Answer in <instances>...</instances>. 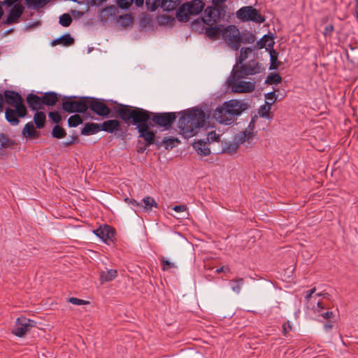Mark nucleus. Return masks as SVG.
<instances>
[{
	"label": "nucleus",
	"mask_w": 358,
	"mask_h": 358,
	"mask_svg": "<svg viewBox=\"0 0 358 358\" xmlns=\"http://www.w3.org/2000/svg\"><path fill=\"white\" fill-rule=\"evenodd\" d=\"M248 107V103L232 99L217 107L214 111L213 116L218 122L229 125L232 124L236 117L247 110Z\"/></svg>",
	"instance_id": "nucleus-1"
},
{
	"label": "nucleus",
	"mask_w": 358,
	"mask_h": 358,
	"mask_svg": "<svg viewBox=\"0 0 358 358\" xmlns=\"http://www.w3.org/2000/svg\"><path fill=\"white\" fill-rule=\"evenodd\" d=\"M205 114L203 110L192 109L179 119L178 127L185 137L196 135L198 130L203 126Z\"/></svg>",
	"instance_id": "nucleus-2"
},
{
	"label": "nucleus",
	"mask_w": 358,
	"mask_h": 358,
	"mask_svg": "<svg viewBox=\"0 0 358 358\" xmlns=\"http://www.w3.org/2000/svg\"><path fill=\"white\" fill-rule=\"evenodd\" d=\"M120 117L125 122L132 120L134 124L148 122L150 119V114L148 110L143 108H135L129 106L121 105L117 110Z\"/></svg>",
	"instance_id": "nucleus-3"
},
{
	"label": "nucleus",
	"mask_w": 358,
	"mask_h": 358,
	"mask_svg": "<svg viewBox=\"0 0 358 358\" xmlns=\"http://www.w3.org/2000/svg\"><path fill=\"white\" fill-rule=\"evenodd\" d=\"M238 75L231 72V76L227 80V85L231 87V91L235 93H250L255 90V84L250 81L241 80Z\"/></svg>",
	"instance_id": "nucleus-4"
},
{
	"label": "nucleus",
	"mask_w": 358,
	"mask_h": 358,
	"mask_svg": "<svg viewBox=\"0 0 358 358\" xmlns=\"http://www.w3.org/2000/svg\"><path fill=\"white\" fill-rule=\"evenodd\" d=\"M316 288L308 290L305 295V302L308 308L310 309L313 313H320L325 309V305L319 299L320 296L324 298L327 294L317 293Z\"/></svg>",
	"instance_id": "nucleus-5"
},
{
	"label": "nucleus",
	"mask_w": 358,
	"mask_h": 358,
	"mask_svg": "<svg viewBox=\"0 0 358 358\" xmlns=\"http://www.w3.org/2000/svg\"><path fill=\"white\" fill-rule=\"evenodd\" d=\"M241 32L235 25H229L223 29L222 38L228 45L234 50H238L241 46Z\"/></svg>",
	"instance_id": "nucleus-6"
},
{
	"label": "nucleus",
	"mask_w": 358,
	"mask_h": 358,
	"mask_svg": "<svg viewBox=\"0 0 358 358\" xmlns=\"http://www.w3.org/2000/svg\"><path fill=\"white\" fill-rule=\"evenodd\" d=\"M237 17L242 22H254L263 23L265 18L259 12L252 6H244L241 8L236 13Z\"/></svg>",
	"instance_id": "nucleus-7"
},
{
	"label": "nucleus",
	"mask_w": 358,
	"mask_h": 358,
	"mask_svg": "<svg viewBox=\"0 0 358 358\" xmlns=\"http://www.w3.org/2000/svg\"><path fill=\"white\" fill-rule=\"evenodd\" d=\"M27 115L25 105L5 108V118L11 125H17L20 123L19 118H23Z\"/></svg>",
	"instance_id": "nucleus-8"
},
{
	"label": "nucleus",
	"mask_w": 358,
	"mask_h": 358,
	"mask_svg": "<svg viewBox=\"0 0 358 358\" xmlns=\"http://www.w3.org/2000/svg\"><path fill=\"white\" fill-rule=\"evenodd\" d=\"M62 108L69 113H84L87 110V99L76 100L71 97L67 98L62 103Z\"/></svg>",
	"instance_id": "nucleus-9"
},
{
	"label": "nucleus",
	"mask_w": 358,
	"mask_h": 358,
	"mask_svg": "<svg viewBox=\"0 0 358 358\" xmlns=\"http://www.w3.org/2000/svg\"><path fill=\"white\" fill-rule=\"evenodd\" d=\"M260 67L255 60H251L245 64H236L232 70V73L238 75L239 78H245L248 76L255 75L259 73Z\"/></svg>",
	"instance_id": "nucleus-10"
},
{
	"label": "nucleus",
	"mask_w": 358,
	"mask_h": 358,
	"mask_svg": "<svg viewBox=\"0 0 358 358\" xmlns=\"http://www.w3.org/2000/svg\"><path fill=\"white\" fill-rule=\"evenodd\" d=\"M87 109L90 108L91 111L103 117H108L110 113L109 107L103 101L98 99H87Z\"/></svg>",
	"instance_id": "nucleus-11"
},
{
	"label": "nucleus",
	"mask_w": 358,
	"mask_h": 358,
	"mask_svg": "<svg viewBox=\"0 0 358 358\" xmlns=\"http://www.w3.org/2000/svg\"><path fill=\"white\" fill-rule=\"evenodd\" d=\"M35 324L36 322L34 320L25 317H18L15 321L12 332L15 336L22 337L30 329L31 327H34Z\"/></svg>",
	"instance_id": "nucleus-12"
},
{
	"label": "nucleus",
	"mask_w": 358,
	"mask_h": 358,
	"mask_svg": "<svg viewBox=\"0 0 358 358\" xmlns=\"http://www.w3.org/2000/svg\"><path fill=\"white\" fill-rule=\"evenodd\" d=\"M136 128L139 133L138 137L145 140L146 146H150L155 143V134L149 129L147 122L138 123L136 124Z\"/></svg>",
	"instance_id": "nucleus-13"
},
{
	"label": "nucleus",
	"mask_w": 358,
	"mask_h": 358,
	"mask_svg": "<svg viewBox=\"0 0 358 358\" xmlns=\"http://www.w3.org/2000/svg\"><path fill=\"white\" fill-rule=\"evenodd\" d=\"M176 119L175 113H156L152 117V120L161 127L170 126Z\"/></svg>",
	"instance_id": "nucleus-14"
},
{
	"label": "nucleus",
	"mask_w": 358,
	"mask_h": 358,
	"mask_svg": "<svg viewBox=\"0 0 358 358\" xmlns=\"http://www.w3.org/2000/svg\"><path fill=\"white\" fill-rule=\"evenodd\" d=\"M220 17V10L215 6H209L205 9L202 20L206 24L211 26L216 23Z\"/></svg>",
	"instance_id": "nucleus-15"
},
{
	"label": "nucleus",
	"mask_w": 358,
	"mask_h": 358,
	"mask_svg": "<svg viewBox=\"0 0 358 358\" xmlns=\"http://www.w3.org/2000/svg\"><path fill=\"white\" fill-rule=\"evenodd\" d=\"M254 129V122H251L244 131H241L234 136V140L236 143L239 144V145L246 142L249 143L250 140L255 136Z\"/></svg>",
	"instance_id": "nucleus-16"
},
{
	"label": "nucleus",
	"mask_w": 358,
	"mask_h": 358,
	"mask_svg": "<svg viewBox=\"0 0 358 358\" xmlns=\"http://www.w3.org/2000/svg\"><path fill=\"white\" fill-rule=\"evenodd\" d=\"M3 96L5 99V102L10 107L24 105L22 96L15 91L6 90Z\"/></svg>",
	"instance_id": "nucleus-17"
},
{
	"label": "nucleus",
	"mask_w": 358,
	"mask_h": 358,
	"mask_svg": "<svg viewBox=\"0 0 358 358\" xmlns=\"http://www.w3.org/2000/svg\"><path fill=\"white\" fill-rule=\"evenodd\" d=\"M94 234L100 238L104 243H108L112 241L114 236L113 229L108 225L101 226L99 228L94 231Z\"/></svg>",
	"instance_id": "nucleus-18"
},
{
	"label": "nucleus",
	"mask_w": 358,
	"mask_h": 358,
	"mask_svg": "<svg viewBox=\"0 0 358 358\" xmlns=\"http://www.w3.org/2000/svg\"><path fill=\"white\" fill-rule=\"evenodd\" d=\"M24 10L22 5L20 3L15 4L11 8L7 19L5 21V24H11L16 23L18 19L22 15Z\"/></svg>",
	"instance_id": "nucleus-19"
},
{
	"label": "nucleus",
	"mask_w": 358,
	"mask_h": 358,
	"mask_svg": "<svg viewBox=\"0 0 358 358\" xmlns=\"http://www.w3.org/2000/svg\"><path fill=\"white\" fill-rule=\"evenodd\" d=\"M27 103L29 108L33 111H38L42 108V99L41 97L34 94H29L27 96Z\"/></svg>",
	"instance_id": "nucleus-20"
},
{
	"label": "nucleus",
	"mask_w": 358,
	"mask_h": 358,
	"mask_svg": "<svg viewBox=\"0 0 358 358\" xmlns=\"http://www.w3.org/2000/svg\"><path fill=\"white\" fill-rule=\"evenodd\" d=\"M100 125L101 131L112 134L119 129L120 123L117 120H109L104 121L102 124H100Z\"/></svg>",
	"instance_id": "nucleus-21"
},
{
	"label": "nucleus",
	"mask_w": 358,
	"mask_h": 358,
	"mask_svg": "<svg viewBox=\"0 0 358 358\" xmlns=\"http://www.w3.org/2000/svg\"><path fill=\"white\" fill-rule=\"evenodd\" d=\"M185 5L192 15L199 14L204 7V3L201 0H192Z\"/></svg>",
	"instance_id": "nucleus-22"
},
{
	"label": "nucleus",
	"mask_w": 358,
	"mask_h": 358,
	"mask_svg": "<svg viewBox=\"0 0 358 358\" xmlns=\"http://www.w3.org/2000/svg\"><path fill=\"white\" fill-rule=\"evenodd\" d=\"M101 125L98 123L90 122L86 123L81 130V134L89 136L95 134L101 131Z\"/></svg>",
	"instance_id": "nucleus-23"
},
{
	"label": "nucleus",
	"mask_w": 358,
	"mask_h": 358,
	"mask_svg": "<svg viewBox=\"0 0 358 358\" xmlns=\"http://www.w3.org/2000/svg\"><path fill=\"white\" fill-rule=\"evenodd\" d=\"M193 148L196 151L197 154L200 155L208 156L210 153V148L208 147L207 144L202 141L194 142Z\"/></svg>",
	"instance_id": "nucleus-24"
},
{
	"label": "nucleus",
	"mask_w": 358,
	"mask_h": 358,
	"mask_svg": "<svg viewBox=\"0 0 358 358\" xmlns=\"http://www.w3.org/2000/svg\"><path fill=\"white\" fill-rule=\"evenodd\" d=\"M42 103L46 106H52L58 101L57 94L53 92H46L42 97Z\"/></svg>",
	"instance_id": "nucleus-25"
},
{
	"label": "nucleus",
	"mask_w": 358,
	"mask_h": 358,
	"mask_svg": "<svg viewBox=\"0 0 358 358\" xmlns=\"http://www.w3.org/2000/svg\"><path fill=\"white\" fill-rule=\"evenodd\" d=\"M117 275V271L115 269H108L100 273V281L101 284L110 282L114 280Z\"/></svg>",
	"instance_id": "nucleus-26"
},
{
	"label": "nucleus",
	"mask_w": 358,
	"mask_h": 358,
	"mask_svg": "<svg viewBox=\"0 0 358 358\" xmlns=\"http://www.w3.org/2000/svg\"><path fill=\"white\" fill-rule=\"evenodd\" d=\"M22 135L26 138H37L38 137V132L34 129L33 123L29 122L24 125L22 129Z\"/></svg>",
	"instance_id": "nucleus-27"
},
{
	"label": "nucleus",
	"mask_w": 358,
	"mask_h": 358,
	"mask_svg": "<svg viewBox=\"0 0 358 358\" xmlns=\"http://www.w3.org/2000/svg\"><path fill=\"white\" fill-rule=\"evenodd\" d=\"M34 122L38 129H42L45 126L46 115L44 112L36 111L34 115Z\"/></svg>",
	"instance_id": "nucleus-28"
},
{
	"label": "nucleus",
	"mask_w": 358,
	"mask_h": 358,
	"mask_svg": "<svg viewBox=\"0 0 358 358\" xmlns=\"http://www.w3.org/2000/svg\"><path fill=\"white\" fill-rule=\"evenodd\" d=\"M191 15L185 4L180 6L176 13V17L180 22H187Z\"/></svg>",
	"instance_id": "nucleus-29"
},
{
	"label": "nucleus",
	"mask_w": 358,
	"mask_h": 358,
	"mask_svg": "<svg viewBox=\"0 0 358 358\" xmlns=\"http://www.w3.org/2000/svg\"><path fill=\"white\" fill-rule=\"evenodd\" d=\"M244 284L243 278H236L229 281V285L232 291L236 294H239Z\"/></svg>",
	"instance_id": "nucleus-30"
},
{
	"label": "nucleus",
	"mask_w": 358,
	"mask_h": 358,
	"mask_svg": "<svg viewBox=\"0 0 358 358\" xmlns=\"http://www.w3.org/2000/svg\"><path fill=\"white\" fill-rule=\"evenodd\" d=\"M223 28L221 25H215L206 29V34L208 37L213 39L216 38L220 33L222 34Z\"/></svg>",
	"instance_id": "nucleus-31"
},
{
	"label": "nucleus",
	"mask_w": 358,
	"mask_h": 358,
	"mask_svg": "<svg viewBox=\"0 0 358 358\" xmlns=\"http://www.w3.org/2000/svg\"><path fill=\"white\" fill-rule=\"evenodd\" d=\"M74 42V39L69 35V34H65L60 38L53 41L52 42V44L53 45H55L57 44H62L65 46H69L72 45Z\"/></svg>",
	"instance_id": "nucleus-32"
},
{
	"label": "nucleus",
	"mask_w": 358,
	"mask_h": 358,
	"mask_svg": "<svg viewBox=\"0 0 358 358\" xmlns=\"http://www.w3.org/2000/svg\"><path fill=\"white\" fill-rule=\"evenodd\" d=\"M178 5V0H162L160 6L164 10H173Z\"/></svg>",
	"instance_id": "nucleus-33"
},
{
	"label": "nucleus",
	"mask_w": 358,
	"mask_h": 358,
	"mask_svg": "<svg viewBox=\"0 0 358 358\" xmlns=\"http://www.w3.org/2000/svg\"><path fill=\"white\" fill-rule=\"evenodd\" d=\"M143 205L141 204V206H143V208L148 211L152 209V207H157V203L155 201V199L151 196H146L142 201Z\"/></svg>",
	"instance_id": "nucleus-34"
},
{
	"label": "nucleus",
	"mask_w": 358,
	"mask_h": 358,
	"mask_svg": "<svg viewBox=\"0 0 358 358\" xmlns=\"http://www.w3.org/2000/svg\"><path fill=\"white\" fill-rule=\"evenodd\" d=\"M239 144L234 140L233 142H225L223 143V150L227 153L233 154L236 152Z\"/></svg>",
	"instance_id": "nucleus-35"
},
{
	"label": "nucleus",
	"mask_w": 358,
	"mask_h": 358,
	"mask_svg": "<svg viewBox=\"0 0 358 358\" xmlns=\"http://www.w3.org/2000/svg\"><path fill=\"white\" fill-rule=\"evenodd\" d=\"M273 44V40L267 35H264L259 41H257V46L258 48L262 49L266 46L272 47Z\"/></svg>",
	"instance_id": "nucleus-36"
},
{
	"label": "nucleus",
	"mask_w": 358,
	"mask_h": 358,
	"mask_svg": "<svg viewBox=\"0 0 358 358\" xmlns=\"http://www.w3.org/2000/svg\"><path fill=\"white\" fill-rule=\"evenodd\" d=\"M240 38L243 43H253L256 40L255 35L250 31L241 33Z\"/></svg>",
	"instance_id": "nucleus-37"
},
{
	"label": "nucleus",
	"mask_w": 358,
	"mask_h": 358,
	"mask_svg": "<svg viewBox=\"0 0 358 358\" xmlns=\"http://www.w3.org/2000/svg\"><path fill=\"white\" fill-rule=\"evenodd\" d=\"M281 81H282V78L279 75V73H273L269 74L267 76V78L265 80V83L268 85H273V84L277 85V84L280 83Z\"/></svg>",
	"instance_id": "nucleus-38"
},
{
	"label": "nucleus",
	"mask_w": 358,
	"mask_h": 358,
	"mask_svg": "<svg viewBox=\"0 0 358 358\" xmlns=\"http://www.w3.org/2000/svg\"><path fill=\"white\" fill-rule=\"evenodd\" d=\"M252 52L251 48H243L241 50L240 55L237 59V64H241L247 58L249 54Z\"/></svg>",
	"instance_id": "nucleus-39"
},
{
	"label": "nucleus",
	"mask_w": 358,
	"mask_h": 358,
	"mask_svg": "<svg viewBox=\"0 0 358 358\" xmlns=\"http://www.w3.org/2000/svg\"><path fill=\"white\" fill-rule=\"evenodd\" d=\"M159 261L162 266V269L163 271H167L169 268H177V265L175 262H170L169 260L165 259L164 257H161L159 258Z\"/></svg>",
	"instance_id": "nucleus-40"
},
{
	"label": "nucleus",
	"mask_w": 358,
	"mask_h": 358,
	"mask_svg": "<svg viewBox=\"0 0 358 358\" xmlns=\"http://www.w3.org/2000/svg\"><path fill=\"white\" fill-rule=\"evenodd\" d=\"M66 134L65 130L59 125H55L52 129V135L56 138H62L65 137Z\"/></svg>",
	"instance_id": "nucleus-41"
},
{
	"label": "nucleus",
	"mask_w": 358,
	"mask_h": 358,
	"mask_svg": "<svg viewBox=\"0 0 358 358\" xmlns=\"http://www.w3.org/2000/svg\"><path fill=\"white\" fill-rule=\"evenodd\" d=\"M83 123V120L79 115H73L69 117L68 125L70 127H76Z\"/></svg>",
	"instance_id": "nucleus-42"
},
{
	"label": "nucleus",
	"mask_w": 358,
	"mask_h": 358,
	"mask_svg": "<svg viewBox=\"0 0 358 358\" xmlns=\"http://www.w3.org/2000/svg\"><path fill=\"white\" fill-rule=\"evenodd\" d=\"M117 21L122 27H127L132 22V17L129 14H125L119 16Z\"/></svg>",
	"instance_id": "nucleus-43"
},
{
	"label": "nucleus",
	"mask_w": 358,
	"mask_h": 358,
	"mask_svg": "<svg viewBox=\"0 0 358 358\" xmlns=\"http://www.w3.org/2000/svg\"><path fill=\"white\" fill-rule=\"evenodd\" d=\"M271 106L266 103L262 106L258 111L259 115L264 118H270L269 113L271 111Z\"/></svg>",
	"instance_id": "nucleus-44"
},
{
	"label": "nucleus",
	"mask_w": 358,
	"mask_h": 358,
	"mask_svg": "<svg viewBox=\"0 0 358 358\" xmlns=\"http://www.w3.org/2000/svg\"><path fill=\"white\" fill-rule=\"evenodd\" d=\"M13 145V142L3 134H0V148H9Z\"/></svg>",
	"instance_id": "nucleus-45"
},
{
	"label": "nucleus",
	"mask_w": 358,
	"mask_h": 358,
	"mask_svg": "<svg viewBox=\"0 0 358 358\" xmlns=\"http://www.w3.org/2000/svg\"><path fill=\"white\" fill-rule=\"evenodd\" d=\"M72 22L69 14L64 13L59 17V24L63 27H69Z\"/></svg>",
	"instance_id": "nucleus-46"
},
{
	"label": "nucleus",
	"mask_w": 358,
	"mask_h": 358,
	"mask_svg": "<svg viewBox=\"0 0 358 358\" xmlns=\"http://www.w3.org/2000/svg\"><path fill=\"white\" fill-rule=\"evenodd\" d=\"M178 142H179V141H178L177 138H164L163 140V143L166 150L172 149L173 147H175L176 143H178Z\"/></svg>",
	"instance_id": "nucleus-47"
},
{
	"label": "nucleus",
	"mask_w": 358,
	"mask_h": 358,
	"mask_svg": "<svg viewBox=\"0 0 358 358\" xmlns=\"http://www.w3.org/2000/svg\"><path fill=\"white\" fill-rule=\"evenodd\" d=\"M266 102L267 104L272 106V105L276 101L278 96L275 92H271L265 95Z\"/></svg>",
	"instance_id": "nucleus-48"
},
{
	"label": "nucleus",
	"mask_w": 358,
	"mask_h": 358,
	"mask_svg": "<svg viewBox=\"0 0 358 358\" xmlns=\"http://www.w3.org/2000/svg\"><path fill=\"white\" fill-rule=\"evenodd\" d=\"M277 59H278V52L275 50L272 49L270 51V60H271L270 69H277V66L275 65V62H276Z\"/></svg>",
	"instance_id": "nucleus-49"
},
{
	"label": "nucleus",
	"mask_w": 358,
	"mask_h": 358,
	"mask_svg": "<svg viewBox=\"0 0 358 358\" xmlns=\"http://www.w3.org/2000/svg\"><path fill=\"white\" fill-rule=\"evenodd\" d=\"M146 5L150 10L154 11L161 5V0H146Z\"/></svg>",
	"instance_id": "nucleus-50"
},
{
	"label": "nucleus",
	"mask_w": 358,
	"mask_h": 358,
	"mask_svg": "<svg viewBox=\"0 0 358 358\" xmlns=\"http://www.w3.org/2000/svg\"><path fill=\"white\" fill-rule=\"evenodd\" d=\"M49 117L52 120V121L56 124H58L62 120V117L59 113L57 111H51L48 114Z\"/></svg>",
	"instance_id": "nucleus-51"
},
{
	"label": "nucleus",
	"mask_w": 358,
	"mask_h": 358,
	"mask_svg": "<svg viewBox=\"0 0 358 358\" xmlns=\"http://www.w3.org/2000/svg\"><path fill=\"white\" fill-rule=\"evenodd\" d=\"M69 301L73 305L76 306H82V305H87L90 303V301H85L83 299H78L76 297H71L69 299Z\"/></svg>",
	"instance_id": "nucleus-52"
},
{
	"label": "nucleus",
	"mask_w": 358,
	"mask_h": 358,
	"mask_svg": "<svg viewBox=\"0 0 358 358\" xmlns=\"http://www.w3.org/2000/svg\"><path fill=\"white\" fill-rule=\"evenodd\" d=\"M219 138H220V135L217 134L215 131L208 132V134L207 135V140L210 143H212L214 141H218Z\"/></svg>",
	"instance_id": "nucleus-53"
},
{
	"label": "nucleus",
	"mask_w": 358,
	"mask_h": 358,
	"mask_svg": "<svg viewBox=\"0 0 358 358\" xmlns=\"http://www.w3.org/2000/svg\"><path fill=\"white\" fill-rule=\"evenodd\" d=\"M317 314L318 316L322 317L325 320H329L334 317V314L332 311H326L323 312V310L320 313H314Z\"/></svg>",
	"instance_id": "nucleus-54"
},
{
	"label": "nucleus",
	"mask_w": 358,
	"mask_h": 358,
	"mask_svg": "<svg viewBox=\"0 0 358 358\" xmlns=\"http://www.w3.org/2000/svg\"><path fill=\"white\" fill-rule=\"evenodd\" d=\"M132 2L133 0H117L118 6L122 8H128Z\"/></svg>",
	"instance_id": "nucleus-55"
},
{
	"label": "nucleus",
	"mask_w": 358,
	"mask_h": 358,
	"mask_svg": "<svg viewBox=\"0 0 358 358\" xmlns=\"http://www.w3.org/2000/svg\"><path fill=\"white\" fill-rule=\"evenodd\" d=\"M334 26L332 24L327 25L324 31V35L325 36H331L334 31Z\"/></svg>",
	"instance_id": "nucleus-56"
},
{
	"label": "nucleus",
	"mask_w": 358,
	"mask_h": 358,
	"mask_svg": "<svg viewBox=\"0 0 358 358\" xmlns=\"http://www.w3.org/2000/svg\"><path fill=\"white\" fill-rule=\"evenodd\" d=\"M292 329V326L289 322H287L282 325V332L284 335H286L289 331Z\"/></svg>",
	"instance_id": "nucleus-57"
},
{
	"label": "nucleus",
	"mask_w": 358,
	"mask_h": 358,
	"mask_svg": "<svg viewBox=\"0 0 358 358\" xmlns=\"http://www.w3.org/2000/svg\"><path fill=\"white\" fill-rule=\"evenodd\" d=\"M124 201H125L127 203L131 204V205H132V206H138V207H139V206H141V203L138 202V201H136L135 199H129V198H126V199H124Z\"/></svg>",
	"instance_id": "nucleus-58"
},
{
	"label": "nucleus",
	"mask_w": 358,
	"mask_h": 358,
	"mask_svg": "<svg viewBox=\"0 0 358 358\" xmlns=\"http://www.w3.org/2000/svg\"><path fill=\"white\" fill-rule=\"evenodd\" d=\"M173 210L177 213L184 212L187 210V208L184 205L175 206Z\"/></svg>",
	"instance_id": "nucleus-59"
},
{
	"label": "nucleus",
	"mask_w": 358,
	"mask_h": 358,
	"mask_svg": "<svg viewBox=\"0 0 358 358\" xmlns=\"http://www.w3.org/2000/svg\"><path fill=\"white\" fill-rule=\"evenodd\" d=\"M3 103H4L3 96L0 93V113H1L3 110Z\"/></svg>",
	"instance_id": "nucleus-60"
},
{
	"label": "nucleus",
	"mask_w": 358,
	"mask_h": 358,
	"mask_svg": "<svg viewBox=\"0 0 358 358\" xmlns=\"http://www.w3.org/2000/svg\"><path fill=\"white\" fill-rule=\"evenodd\" d=\"M333 328V324L331 323H327L324 325V329L326 331H329Z\"/></svg>",
	"instance_id": "nucleus-61"
},
{
	"label": "nucleus",
	"mask_w": 358,
	"mask_h": 358,
	"mask_svg": "<svg viewBox=\"0 0 358 358\" xmlns=\"http://www.w3.org/2000/svg\"><path fill=\"white\" fill-rule=\"evenodd\" d=\"M148 146H146V144L145 145H143V146H138V148H137V151L138 153H142L143 152L146 148H148Z\"/></svg>",
	"instance_id": "nucleus-62"
},
{
	"label": "nucleus",
	"mask_w": 358,
	"mask_h": 358,
	"mask_svg": "<svg viewBox=\"0 0 358 358\" xmlns=\"http://www.w3.org/2000/svg\"><path fill=\"white\" fill-rule=\"evenodd\" d=\"M226 0H212L213 1V3L215 5V6H218L220 4H222Z\"/></svg>",
	"instance_id": "nucleus-63"
},
{
	"label": "nucleus",
	"mask_w": 358,
	"mask_h": 358,
	"mask_svg": "<svg viewBox=\"0 0 358 358\" xmlns=\"http://www.w3.org/2000/svg\"><path fill=\"white\" fill-rule=\"evenodd\" d=\"M76 138H77L76 136H73L72 137V140L71 141H69V142L65 143V145H70L71 144L73 143V142L76 140Z\"/></svg>",
	"instance_id": "nucleus-64"
}]
</instances>
